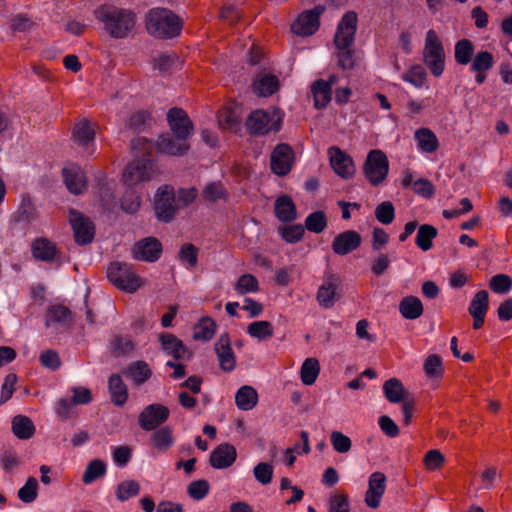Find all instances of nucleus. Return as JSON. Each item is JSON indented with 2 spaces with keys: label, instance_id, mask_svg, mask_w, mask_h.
Here are the masks:
<instances>
[{
  "label": "nucleus",
  "instance_id": "1",
  "mask_svg": "<svg viewBox=\"0 0 512 512\" xmlns=\"http://www.w3.org/2000/svg\"><path fill=\"white\" fill-rule=\"evenodd\" d=\"M131 148L136 152L137 159L126 166L122 175L123 183L129 187L150 181L157 173L155 163L148 157L154 150L152 142L146 138H137L132 140Z\"/></svg>",
  "mask_w": 512,
  "mask_h": 512
},
{
  "label": "nucleus",
  "instance_id": "2",
  "mask_svg": "<svg viewBox=\"0 0 512 512\" xmlns=\"http://www.w3.org/2000/svg\"><path fill=\"white\" fill-rule=\"evenodd\" d=\"M95 17L104 24L105 30L113 38H124L135 26V14L113 5H102L94 11Z\"/></svg>",
  "mask_w": 512,
  "mask_h": 512
},
{
  "label": "nucleus",
  "instance_id": "3",
  "mask_svg": "<svg viewBox=\"0 0 512 512\" xmlns=\"http://www.w3.org/2000/svg\"><path fill=\"white\" fill-rule=\"evenodd\" d=\"M183 20L173 11L156 7L146 15V28L149 34L159 39H171L180 35Z\"/></svg>",
  "mask_w": 512,
  "mask_h": 512
},
{
  "label": "nucleus",
  "instance_id": "4",
  "mask_svg": "<svg viewBox=\"0 0 512 512\" xmlns=\"http://www.w3.org/2000/svg\"><path fill=\"white\" fill-rule=\"evenodd\" d=\"M423 59L432 75L439 77L444 71L445 52L443 44L436 31L428 30L423 49Z\"/></svg>",
  "mask_w": 512,
  "mask_h": 512
},
{
  "label": "nucleus",
  "instance_id": "5",
  "mask_svg": "<svg viewBox=\"0 0 512 512\" xmlns=\"http://www.w3.org/2000/svg\"><path fill=\"white\" fill-rule=\"evenodd\" d=\"M107 278L118 289L133 293L142 285L141 278L124 262H112L107 269Z\"/></svg>",
  "mask_w": 512,
  "mask_h": 512
},
{
  "label": "nucleus",
  "instance_id": "6",
  "mask_svg": "<svg viewBox=\"0 0 512 512\" xmlns=\"http://www.w3.org/2000/svg\"><path fill=\"white\" fill-rule=\"evenodd\" d=\"M154 210L157 219L162 222L168 223L174 219L179 207L173 187L163 185L158 188L155 194Z\"/></svg>",
  "mask_w": 512,
  "mask_h": 512
},
{
  "label": "nucleus",
  "instance_id": "7",
  "mask_svg": "<svg viewBox=\"0 0 512 512\" xmlns=\"http://www.w3.org/2000/svg\"><path fill=\"white\" fill-rule=\"evenodd\" d=\"M389 162L381 150H371L363 166V172L373 186L381 184L387 177Z\"/></svg>",
  "mask_w": 512,
  "mask_h": 512
},
{
  "label": "nucleus",
  "instance_id": "8",
  "mask_svg": "<svg viewBox=\"0 0 512 512\" xmlns=\"http://www.w3.org/2000/svg\"><path fill=\"white\" fill-rule=\"evenodd\" d=\"M275 115H270L264 110L252 111L245 121L247 131L251 135L261 136L266 135L270 131L277 132L280 129L281 118L277 117L274 120Z\"/></svg>",
  "mask_w": 512,
  "mask_h": 512
},
{
  "label": "nucleus",
  "instance_id": "9",
  "mask_svg": "<svg viewBox=\"0 0 512 512\" xmlns=\"http://www.w3.org/2000/svg\"><path fill=\"white\" fill-rule=\"evenodd\" d=\"M357 23V13L354 11H348L342 16L334 35L336 48H347L354 45Z\"/></svg>",
  "mask_w": 512,
  "mask_h": 512
},
{
  "label": "nucleus",
  "instance_id": "10",
  "mask_svg": "<svg viewBox=\"0 0 512 512\" xmlns=\"http://www.w3.org/2000/svg\"><path fill=\"white\" fill-rule=\"evenodd\" d=\"M325 7L318 5L312 10L301 13L291 25L293 33L300 36L313 35L320 26V16L324 13Z\"/></svg>",
  "mask_w": 512,
  "mask_h": 512
},
{
  "label": "nucleus",
  "instance_id": "11",
  "mask_svg": "<svg viewBox=\"0 0 512 512\" xmlns=\"http://www.w3.org/2000/svg\"><path fill=\"white\" fill-rule=\"evenodd\" d=\"M69 222L72 226L75 241L80 245L91 243L94 239L95 227L90 218L85 217L81 212L70 209Z\"/></svg>",
  "mask_w": 512,
  "mask_h": 512
},
{
  "label": "nucleus",
  "instance_id": "12",
  "mask_svg": "<svg viewBox=\"0 0 512 512\" xmlns=\"http://www.w3.org/2000/svg\"><path fill=\"white\" fill-rule=\"evenodd\" d=\"M341 284L340 277L334 273H326L324 282L318 288L316 300L318 304L325 309L333 307L339 300L340 296L337 292Z\"/></svg>",
  "mask_w": 512,
  "mask_h": 512
},
{
  "label": "nucleus",
  "instance_id": "13",
  "mask_svg": "<svg viewBox=\"0 0 512 512\" xmlns=\"http://www.w3.org/2000/svg\"><path fill=\"white\" fill-rule=\"evenodd\" d=\"M169 409L161 404H151L144 408L138 417L139 425L146 431H151L163 424L169 417Z\"/></svg>",
  "mask_w": 512,
  "mask_h": 512
},
{
  "label": "nucleus",
  "instance_id": "14",
  "mask_svg": "<svg viewBox=\"0 0 512 512\" xmlns=\"http://www.w3.org/2000/svg\"><path fill=\"white\" fill-rule=\"evenodd\" d=\"M162 253V244L155 237H146L136 242L132 247V256L135 260L155 262Z\"/></svg>",
  "mask_w": 512,
  "mask_h": 512
},
{
  "label": "nucleus",
  "instance_id": "15",
  "mask_svg": "<svg viewBox=\"0 0 512 512\" xmlns=\"http://www.w3.org/2000/svg\"><path fill=\"white\" fill-rule=\"evenodd\" d=\"M167 121L173 135L177 138L188 139L193 132V123L181 108H171L167 113Z\"/></svg>",
  "mask_w": 512,
  "mask_h": 512
},
{
  "label": "nucleus",
  "instance_id": "16",
  "mask_svg": "<svg viewBox=\"0 0 512 512\" xmlns=\"http://www.w3.org/2000/svg\"><path fill=\"white\" fill-rule=\"evenodd\" d=\"M293 155V150L289 145L284 143L277 145L270 158L272 171L279 176L288 174L292 168Z\"/></svg>",
  "mask_w": 512,
  "mask_h": 512
},
{
  "label": "nucleus",
  "instance_id": "17",
  "mask_svg": "<svg viewBox=\"0 0 512 512\" xmlns=\"http://www.w3.org/2000/svg\"><path fill=\"white\" fill-rule=\"evenodd\" d=\"M328 154L330 157V165L338 176L348 179L354 175L355 167L349 155L336 146L330 147Z\"/></svg>",
  "mask_w": 512,
  "mask_h": 512
},
{
  "label": "nucleus",
  "instance_id": "18",
  "mask_svg": "<svg viewBox=\"0 0 512 512\" xmlns=\"http://www.w3.org/2000/svg\"><path fill=\"white\" fill-rule=\"evenodd\" d=\"M361 242V235L357 231L347 230L338 234L334 238L332 242V250L335 254L344 256L358 249Z\"/></svg>",
  "mask_w": 512,
  "mask_h": 512
},
{
  "label": "nucleus",
  "instance_id": "19",
  "mask_svg": "<svg viewBox=\"0 0 512 512\" xmlns=\"http://www.w3.org/2000/svg\"><path fill=\"white\" fill-rule=\"evenodd\" d=\"M386 488V476L382 472H374L369 477L365 503L370 508H377Z\"/></svg>",
  "mask_w": 512,
  "mask_h": 512
},
{
  "label": "nucleus",
  "instance_id": "20",
  "mask_svg": "<svg viewBox=\"0 0 512 512\" xmlns=\"http://www.w3.org/2000/svg\"><path fill=\"white\" fill-rule=\"evenodd\" d=\"M236 458L235 447L228 443H222L211 452L209 462L215 469H225L230 467Z\"/></svg>",
  "mask_w": 512,
  "mask_h": 512
},
{
  "label": "nucleus",
  "instance_id": "21",
  "mask_svg": "<svg viewBox=\"0 0 512 512\" xmlns=\"http://www.w3.org/2000/svg\"><path fill=\"white\" fill-rule=\"evenodd\" d=\"M215 352L217 354L220 368L225 372H230L235 368L236 357L231 348L228 334H223L215 343Z\"/></svg>",
  "mask_w": 512,
  "mask_h": 512
},
{
  "label": "nucleus",
  "instance_id": "22",
  "mask_svg": "<svg viewBox=\"0 0 512 512\" xmlns=\"http://www.w3.org/2000/svg\"><path fill=\"white\" fill-rule=\"evenodd\" d=\"M161 348L174 360L190 359L191 353L188 351L183 342L171 333H162L159 335Z\"/></svg>",
  "mask_w": 512,
  "mask_h": 512
},
{
  "label": "nucleus",
  "instance_id": "23",
  "mask_svg": "<svg viewBox=\"0 0 512 512\" xmlns=\"http://www.w3.org/2000/svg\"><path fill=\"white\" fill-rule=\"evenodd\" d=\"M31 252L36 260L43 262H53L59 254L56 244L44 237L32 242Z\"/></svg>",
  "mask_w": 512,
  "mask_h": 512
},
{
  "label": "nucleus",
  "instance_id": "24",
  "mask_svg": "<svg viewBox=\"0 0 512 512\" xmlns=\"http://www.w3.org/2000/svg\"><path fill=\"white\" fill-rule=\"evenodd\" d=\"M188 149L187 139L173 137L170 134L161 135L157 142V150L167 155H182Z\"/></svg>",
  "mask_w": 512,
  "mask_h": 512
},
{
  "label": "nucleus",
  "instance_id": "25",
  "mask_svg": "<svg viewBox=\"0 0 512 512\" xmlns=\"http://www.w3.org/2000/svg\"><path fill=\"white\" fill-rule=\"evenodd\" d=\"M94 137L95 131L88 120L83 119L75 124L73 128V139L80 147L86 150L88 154L93 153V150H89V148L94 141Z\"/></svg>",
  "mask_w": 512,
  "mask_h": 512
},
{
  "label": "nucleus",
  "instance_id": "26",
  "mask_svg": "<svg viewBox=\"0 0 512 512\" xmlns=\"http://www.w3.org/2000/svg\"><path fill=\"white\" fill-rule=\"evenodd\" d=\"M67 189L73 194H81L87 188L84 173L78 167L65 168L62 171Z\"/></svg>",
  "mask_w": 512,
  "mask_h": 512
},
{
  "label": "nucleus",
  "instance_id": "27",
  "mask_svg": "<svg viewBox=\"0 0 512 512\" xmlns=\"http://www.w3.org/2000/svg\"><path fill=\"white\" fill-rule=\"evenodd\" d=\"M274 212L281 222L291 223L297 218L296 206L288 195L278 197L274 204Z\"/></svg>",
  "mask_w": 512,
  "mask_h": 512
},
{
  "label": "nucleus",
  "instance_id": "28",
  "mask_svg": "<svg viewBox=\"0 0 512 512\" xmlns=\"http://www.w3.org/2000/svg\"><path fill=\"white\" fill-rule=\"evenodd\" d=\"M383 392L390 403H404V401L410 399L402 382L397 378H390L385 381Z\"/></svg>",
  "mask_w": 512,
  "mask_h": 512
},
{
  "label": "nucleus",
  "instance_id": "29",
  "mask_svg": "<svg viewBox=\"0 0 512 512\" xmlns=\"http://www.w3.org/2000/svg\"><path fill=\"white\" fill-rule=\"evenodd\" d=\"M111 401L117 406H123L128 398V389L121 376L113 374L108 381Z\"/></svg>",
  "mask_w": 512,
  "mask_h": 512
},
{
  "label": "nucleus",
  "instance_id": "30",
  "mask_svg": "<svg viewBox=\"0 0 512 512\" xmlns=\"http://www.w3.org/2000/svg\"><path fill=\"white\" fill-rule=\"evenodd\" d=\"M399 311L403 318L415 320L423 314V304L416 296H406L399 303Z\"/></svg>",
  "mask_w": 512,
  "mask_h": 512
},
{
  "label": "nucleus",
  "instance_id": "31",
  "mask_svg": "<svg viewBox=\"0 0 512 512\" xmlns=\"http://www.w3.org/2000/svg\"><path fill=\"white\" fill-rule=\"evenodd\" d=\"M71 323V311L63 305H55L48 309L45 326L52 325L69 326Z\"/></svg>",
  "mask_w": 512,
  "mask_h": 512
},
{
  "label": "nucleus",
  "instance_id": "32",
  "mask_svg": "<svg viewBox=\"0 0 512 512\" xmlns=\"http://www.w3.org/2000/svg\"><path fill=\"white\" fill-rule=\"evenodd\" d=\"M278 89L279 80L274 75H261L253 82V91L262 97L270 96Z\"/></svg>",
  "mask_w": 512,
  "mask_h": 512
},
{
  "label": "nucleus",
  "instance_id": "33",
  "mask_svg": "<svg viewBox=\"0 0 512 512\" xmlns=\"http://www.w3.org/2000/svg\"><path fill=\"white\" fill-rule=\"evenodd\" d=\"M314 98V106L317 109L325 108L331 101L332 89L323 79L316 80L311 87Z\"/></svg>",
  "mask_w": 512,
  "mask_h": 512
},
{
  "label": "nucleus",
  "instance_id": "34",
  "mask_svg": "<svg viewBox=\"0 0 512 512\" xmlns=\"http://www.w3.org/2000/svg\"><path fill=\"white\" fill-rule=\"evenodd\" d=\"M124 374L131 378L134 384L141 385L152 375L149 365L145 361H135L129 365Z\"/></svg>",
  "mask_w": 512,
  "mask_h": 512
},
{
  "label": "nucleus",
  "instance_id": "35",
  "mask_svg": "<svg viewBox=\"0 0 512 512\" xmlns=\"http://www.w3.org/2000/svg\"><path fill=\"white\" fill-rule=\"evenodd\" d=\"M12 431L17 438L27 440L33 437L35 426L29 417L17 415L12 420Z\"/></svg>",
  "mask_w": 512,
  "mask_h": 512
},
{
  "label": "nucleus",
  "instance_id": "36",
  "mask_svg": "<svg viewBox=\"0 0 512 512\" xmlns=\"http://www.w3.org/2000/svg\"><path fill=\"white\" fill-rule=\"evenodd\" d=\"M235 402L239 409L251 410L258 402L257 391L251 386H242L235 395Z\"/></svg>",
  "mask_w": 512,
  "mask_h": 512
},
{
  "label": "nucleus",
  "instance_id": "37",
  "mask_svg": "<svg viewBox=\"0 0 512 512\" xmlns=\"http://www.w3.org/2000/svg\"><path fill=\"white\" fill-rule=\"evenodd\" d=\"M474 45L469 39H461L456 42L454 47V58L457 64L467 65L473 60Z\"/></svg>",
  "mask_w": 512,
  "mask_h": 512
},
{
  "label": "nucleus",
  "instance_id": "38",
  "mask_svg": "<svg viewBox=\"0 0 512 512\" xmlns=\"http://www.w3.org/2000/svg\"><path fill=\"white\" fill-rule=\"evenodd\" d=\"M415 139L419 148L426 153H433L438 149L436 135L428 128H420L415 132Z\"/></svg>",
  "mask_w": 512,
  "mask_h": 512
},
{
  "label": "nucleus",
  "instance_id": "39",
  "mask_svg": "<svg viewBox=\"0 0 512 512\" xmlns=\"http://www.w3.org/2000/svg\"><path fill=\"white\" fill-rule=\"evenodd\" d=\"M437 229L430 224L420 225L415 243L423 251H428L433 246V240L437 237Z\"/></svg>",
  "mask_w": 512,
  "mask_h": 512
},
{
  "label": "nucleus",
  "instance_id": "40",
  "mask_svg": "<svg viewBox=\"0 0 512 512\" xmlns=\"http://www.w3.org/2000/svg\"><path fill=\"white\" fill-rule=\"evenodd\" d=\"M110 347L114 357H122L133 352L135 344L129 336L115 335L111 340Z\"/></svg>",
  "mask_w": 512,
  "mask_h": 512
},
{
  "label": "nucleus",
  "instance_id": "41",
  "mask_svg": "<svg viewBox=\"0 0 512 512\" xmlns=\"http://www.w3.org/2000/svg\"><path fill=\"white\" fill-rule=\"evenodd\" d=\"M320 372V364L316 358H307L300 370V377L303 384L310 386L315 383Z\"/></svg>",
  "mask_w": 512,
  "mask_h": 512
},
{
  "label": "nucleus",
  "instance_id": "42",
  "mask_svg": "<svg viewBox=\"0 0 512 512\" xmlns=\"http://www.w3.org/2000/svg\"><path fill=\"white\" fill-rule=\"evenodd\" d=\"M328 512H350V501L347 493L337 490L329 495Z\"/></svg>",
  "mask_w": 512,
  "mask_h": 512
},
{
  "label": "nucleus",
  "instance_id": "43",
  "mask_svg": "<svg viewBox=\"0 0 512 512\" xmlns=\"http://www.w3.org/2000/svg\"><path fill=\"white\" fill-rule=\"evenodd\" d=\"M247 333L260 341L270 339L274 335V329L269 321H255L248 325Z\"/></svg>",
  "mask_w": 512,
  "mask_h": 512
},
{
  "label": "nucleus",
  "instance_id": "44",
  "mask_svg": "<svg viewBox=\"0 0 512 512\" xmlns=\"http://www.w3.org/2000/svg\"><path fill=\"white\" fill-rule=\"evenodd\" d=\"M216 323L210 317H203L194 327L195 340L208 341L215 334Z\"/></svg>",
  "mask_w": 512,
  "mask_h": 512
},
{
  "label": "nucleus",
  "instance_id": "45",
  "mask_svg": "<svg viewBox=\"0 0 512 512\" xmlns=\"http://www.w3.org/2000/svg\"><path fill=\"white\" fill-rule=\"evenodd\" d=\"M152 442L155 448L167 451L173 444V434L169 427H162L152 434Z\"/></svg>",
  "mask_w": 512,
  "mask_h": 512
},
{
  "label": "nucleus",
  "instance_id": "46",
  "mask_svg": "<svg viewBox=\"0 0 512 512\" xmlns=\"http://www.w3.org/2000/svg\"><path fill=\"white\" fill-rule=\"evenodd\" d=\"M489 304V295L485 290L478 291L469 306L470 315H486Z\"/></svg>",
  "mask_w": 512,
  "mask_h": 512
},
{
  "label": "nucleus",
  "instance_id": "47",
  "mask_svg": "<svg viewBox=\"0 0 512 512\" xmlns=\"http://www.w3.org/2000/svg\"><path fill=\"white\" fill-rule=\"evenodd\" d=\"M305 227L313 233H321L327 227V217L323 211H315L309 214L305 220Z\"/></svg>",
  "mask_w": 512,
  "mask_h": 512
},
{
  "label": "nucleus",
  "instance_id": "48",
  "mask_svg": "<svg viewBox=\"0 0 512 512\" xmlns=\"http://www.w3.org/2000/svg\"><path fill=\"white\" fill-rule=\"evenodd\" d=\"M106 472V465L100 459H94L89 462L83 475V482L85 484L92 483L96 479L102 477Z\"/></svg>",
  "mask_w": 512,
  "mask_h": 512
},
{
  "label": "nucleus",
  "instance_id": "49",
  "mask_svg": "<svg viewBox=\"0 0 512 512\" xmlns=\"http://www.w3.org/2000/svg\"><path fill=\"white\" fill-rule=\"evenodd\" d=\"M278 233L287 243H297L303 238L305 229L301 224L280 226Z\"/></svg>",
  "mask_w": 512,
  "mask_h": 512
},
{
  "label": "nucleus",
  "instance_id": "50",
  "mask_svg": "<svg viewBox=\"0 0 512 512\" xmlns=\"http://www.w3.org/2000/svg\"><path fill=\"white\" fill-rule=\"evenodd\" d=\"M218 122L221 128L237 131L240 125V119L235 110L224 108L218 115Z\"/></svg>",
  "mask_w": 512,
  "mask_h": 512
},
{
  "label": "nucleus",
  "instance_id": "51",
  "mask_svg": "<svg viewBox=\"0 0 512 512\" xmlns=\"http://www.w3.org/2000/svg\"><path fill=\"white\" fill-rule=\"evenodd\" d=\"M494 57L489 51H479L471 63L472 71L487 72L494 65Z\"/></svg>",
  "mask_w": 512,
  "mask_h": 512
},
{
  "label": "nucleus",
  "instance_id": "52",
  "mask_svg": "<svg viewBox=\"0 0 512 512\" xmlns=\"http://www.w3.org/2000/svg\"><path fill=\"white\" fill-rule=\"evenodd\" d=\"M258 290V280L252 274L241 275L235 284V291L240 295H245L250 292H257Z\"/></svg>",
  "mask_w": 512,
  "mask_h": 512
},
{
  "label": "nucleus",
  "instance_id": "53",
  "mask_svg": "<svg viewBox=\"0 0 512 512\" xmlns=\"http://www.w3.org/2000/svg\"><path fill=\"white\" fill-rule=\"evenodd\" d=\"M140 485L135 480H126L118 484L116 496L120 501H126L129 498L139 494Z\"/></svg>",
  "mask_w": 512,
  "mask_h": 512
},
{
  "label": "nucleus",
  "instance_id": "54",
  "mask_svg": "<svg viewBox=\"0 0 512 512\" xmlns=\"http://www.w3.org/2000/svg\"><path fill=\"white\" fill-rule=\"evenodd\" d=\"M424 371L430 378H440L443 375V366L440 356L437 354L429 355L424 361Z\"/></svg>",
  "mask_w": 512,
  "mask_h": 512
},
{
  "label": "nucleus",
  "instance_id": "55",
  "mask_svg": "<svg viewBox=\"0 0 512 512\" xmlns=\"http://www.w3.org/2000/svg\"><path fill=\"white\" fill-rule=\"evenodd\" d=\"M376 219L383 225H389L395 218V208L390 201H384L377 205L375 209Z\"/></svg>",
  "mask_w": 512,
  "mask_h": 512
},
{
  "label": "nucleus",
  "instance_id": "56",
  "mask_svg": "<svg viewBox=\"0 0 512 512\" xmlns=\"http://www.w3.org/2000/svg\"><path fill=\"white\" fill-rule=\"evenodd\" d=\"M38 482L34 477H29L25 485L18 490V497L24 503H31L37 497Z\"/></svg>",
  "mask_w": 512,
  "mask_h": 512
},
{
  "label": "nucleus",
  "instance_id": "57",
  "mask_svg": "<svg viewBox=\"0 0 512 512\" xmlns=\"http://www.w3.org/2000/svg\"><path fill=\"white\" fill-rule=\"evenodd\" d=\"M338 65L343 70H351L356 64L355 49L352 47L337 48Z\"/></svg>",
  "mask_w": 512,
  "mask_h": 512
},
{
  "label": "nucleus",
  "instance_id": "58",
  "mask_svg": "<svg viewBox=\"0 0 512 512\" xmlns=\"http://www.w3.org/2000/svg\"><path fill=\"white\" fill-rule=\"evenodd\" d=\"M179 259L187 263L189 267L194 268L198 263V248L191 243H185L179 251Z\"/></svg>",
  "mask_w": 512,
  "mask_h": 512
},
{
  "label": "nucleus",
  "instance_id": "59",
  "mask_svg": "<svg viewBox=\"0 0 512 512\" xmlns=\"http://www.w3.org/2000/svg\"><path fill=\"white\" fill-rule=\"evenodd\" d=\"M490 289L499 294H504L512 288V279L505 274H497L490 279Z\"/></svg>",
  "mask_w": 512,
  "mask_h": 512
},
{
  "label": "nucleus",
  "instance_id": "60",
  "mask_svg": "<svg viewBox=\"0 0 512 512\" xmlns=\"http://www.w3.org/2000/svg\"><path fill=\"white\" fill-rule=\"evenodd\" d=\"M141 205V198L136 192L126 191L121 199V208L130 214L136 213Z\"/></svg>",
  "mask_w": 512,
  "mask_h": 512
},
{
  "label": "nucleus",
  "instance_id": "61",
  "mask_svg": "<svg viewBox=\"0 0 512 512\" xmlns=\"http://www.w3.org/2000/svg\"><path fill=\"white\" fill-rule=\"evenodd\" d=\"M209 489L208 481L201 479L191 482L187 488V493L192 499L201 500L208 494Z\"/></svg>",
  "mask_w": 512,
  "mask_h": 512
},
{
  "label": "nucleus",
  "instance_id": "62",
  "mask_svg": "<svg viewBox=\"0 0 512 512\" xmlns=\"http://www.w3.org/2000/svg\"><path fill=\"white\" fill-rule=\"evenodd\" d=\"M253 474L260 484L267 485L272 481L273 467L268 463L260 462L254 467Z\"/></svg>",
  "mask_w": 512,
  "mask_h": 512
},
{
  "label": "nucleus",
  "instance_id": "63",
  "mask_svg": "<svg viewBox=\"0 0 512 512\" xmlns=\"http://www.w3.org/2000/svg\"><path fill=\"white\" fill-rule=\"evenodd\" d=\"M330 441L334 450L338 453H347L352 446L350 438L339 431L331 433Z\"/></svg>",
  "mask_w": 512,
  "mask_h": 512
},
{
  "label": "nucleus",
  "instance_id": "64",
  "mask_svg": "<svg viewBox=\"0 0 512 512\" xmlns=\"http://www.w3.org/2000/svg\"><path fill=\"white\" fill-rule=\"evenodd\" d=\"M426 77L427 73L425 69L421 65H415L404 74L403 79L416 87H422Z\"/></svg>",
  "mask_w": 512,
  "mask_h": 512
}]
</instances>
